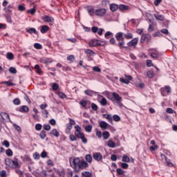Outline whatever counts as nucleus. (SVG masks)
Segmentation results:
<instances>
[{
    "mask_svg": "<svg viewBox=\"0 0 177 177\" xmlns=\"http://www.w3.org/2000/svg\"><path fill=\"white\" fill-rule=\"evenodd\" d=\"M70 165L75 172H80L82 169H86L89 167V164L80 158H73L70 159Z\"/></svg>",
    "mask_w": 177,
    "mask_h": 177,
    "instance_id": "obj_1",
    "label": "nucleus"
},
{
    "mask_svg": "<svg viewBox=\"0 0 177 177\" xmlns=\"http://www.w3.org/2000/svg\"><path fill=\"white\" fill-rule=\"evenodd\" d=\"M75 136H76V138H80L84 136V133H82L81 127H80L79 125H76L75 127Z\"/></svg>",
    "mask_w": 177,
    "mask_h": 177,
    "instance_id": "obj_2",
    "label": "nucleus"
},
{
    "mask_svg": "<svg viewBox=\"0 0 177 177\" xmlns=\"http://www.w3.org/2000/svg\"><path fill=\"white\" fill-rule=\"evenodd\" d=\"M112 96H113L115 100H116L118 106H122V103H121V102H122V97H121L120 95L117 94L116 93H112Z\"/></svg>",
    "mask_w": 177,
    "mask_h": 177,
    "instance_id": "obj_3",
    "label": "nucleus"
},
{
    "mask_svg": "<svg viewBox=\"0 0 177 177\" xmlns=\"http://www.w3.org/2000/svg\"><path fill=\"white\" fill-rule=\"evenodd\" d=\"M151 40V35H150L149 34H143L141 36L140 42L143 43L145 41L147 42H150Z\"/></svg>",
    "mask_w": 177,
    "mask_h": 177,
    "instance_id": "obj_4",
    "label": "nucleus"
},
{
    "mask_svg": "<svg viewBox=\"0 0 177 177\" xmlns=\"http://www.w3.org/2000/svg\"><path fill=\"white\" fill-rule=\"evenodd\" d=\"M106 10L104 8L95 10V15L99 17H103V16L106 15Z\"/></svg>",
    "mask_w": 177,
    "mask_h": 177,
    "instance_id": "obj_5",
    "label": "nucleus"
},
{
    "mask_svg": "<svg viewBox=\"0 0 177 177\" xmlns=\"http://www.w3.org/2000/svg\"><path fill=\"white\" fill-rule=\"evenodd\" d=\"M93 158L95 160V161L100 162L103 160V155L100 153V152H96L93 153Z\"/></svg>",
    "mask_w": 177,
    "mask_h": 177,
    "instance_id": "obj_6",
    "label": "nucleus"
},
{
    "mask_svg": "<svg viewBox=\"0 0 177 177\" xmlns=\"http://www.w3.org/2000/svg\"><path fill=\"white\" fill-rule=\"evenodd\" d=\"M160 53L156 49L151 50V57L153 59H158L160 57Z\"/></svg>",
    "mask_w": 177,
    "mask_h": 177,
    "instance_id": "obj_7",
    "label": "nucleus"
},
{
    "mask_svg": "<svg viewBox=\"0 0 177 177\" xmlns=\"http://www.w3.org/2000/svg\"><path fill=\"white\" fill-rule=\"evenodd\" d=\"M1 118H3V121H5L6 122H9V121H10V117L9 116V114L5 113V112H2L1 113Z\"/></svg>",
    "mask_w": 177,
    "mask_h": 177,
    "instance_id": "obj_8",
    "label": "nucleus"
},
{
    "mask_svg": "<svg viewBox=\"0 0 177 177\" xmlns=\"http://www.w3.org/2000/svg\"><path fill=\"white\" fill-rule=\"evenodd\" d=\"M138 42H139L138 38H134L131 41H130L127 45L128 46H136L138 45Z\"/></svg>",
    "mask_w": 177,
    "mask_h": 177,
    "instance_id": "obj_9",
    "label": "nucleus"
},
{
    "mask_svg": "<svg viewBox=\"0 0 177 177\" xmlns=\"http://www.w3.org/2000/svg\"><path fill=\"white\" fill-rule=\"evenodd\" d=\"M53 60L52 58H48V57H42L40 58V63H44V64H46L48 63H52Z\"/></svg>",
    "mask_w": 177,
    "mask_h": 177,
    "instance_id": "obj_10",
    "label": "nucleus"
},
{
    "mask_svg": "<svg viewBox=\"0 0 177 177\" xmlns=\"http://www.w3.org/2000/svg\"><path fill=\"white\" fill-rule=\"evenodd\" d=\"M88 45H89V46H91V48H93L95 46H97V45H100V41L99 40L94 39V40L91 41L88 44Z\"/></svg>",
    "mask_w": 177,
    "mask_h": 177,
    "instance_id": "obj_11",
    "label": "nucleus"
},
{
    "mask_svg": "<svg viewBox=\"0 0 177 177\" xmlns=\"http://www.w3.org/2000/svg\"><path fill=\"white\" fill-rule=\"evenodd\" d=\"M44 21H46L47 23H53L55 21V19L52 17H49L48 15H46L43 17Z\"/></svg>",
    "mask_w": 177,
    "mask_h": 177,
    "instance_id": "obj_12",
    "label": "nucleus"
},
{
    "mask_svg": "<svg viewBox=\"0 0 177 177\" xmlns=\"http://www.w3.org/2000/svg\"><path fill=\"white\" fill-rule=\"evenodd\" d=\"M85 160H86V162H88V164H91L92 162V161H93V158L92 157V155L91 154H86L85 156Z\"/></svg>",
    "mask_w": 177,
    "mask_h": 177,
    "instance_id": "obj_13",
    "label": "nucleus"
},
{
    "mask_svg": "<svg viewBox=\"0 0 177 177\" xmlns=\"http://www.w3.org/2000/svg\"><path fill=\"white\" fill-rule=\"evenodd\" d=\"M100 127L102 129L106 130L109 127V124L104 121L100 122Z\"/></svg>",
    "mask_w": 177,
    "mask_h": 177,
    "instance_id": "obj_14",
    "label": "nucleus"
},
{
    "mask_svg": "<svg viewBox=\"0 0 177 177\" xmlns=\"http://www.w3.org/2000/svg\"><path fill=\"white\" fill-rule=\"evenodd\" d=\"M123 34L122 32L116 33L115 38L117 41H124V37H122Z\"/></svg>",
    "mask_w": 177,
    "mask_h": 177,
    "instance_id": "obj_15",
    "label": "nucleus"
},
{
    "mask_svg": "<svg viewBox=\"0 0 177 177\" xmlns=\"http://www.w3.org/2000/svg\"><path fill=\"white\" fill-rule=\"evenodd\" d=\"M5 9H6V13L8 15H12V9H13V5L12 4H10Z\"/></svg>",
    "mask_w": 177,
    "mask_h": 177,
    "instance_id": "obj_16",
    "label": "nucleus"
},
{
    "mask_svg": "<svg viewBox=\"0 0 177 177\" xmlns=\"http://www.w3.org/2000/svg\"><path fill=\"white\" fill-rule=\"evenodd\" d=\"M40 28V32L41 34H46V32L49 30V27L48 26H41Z\"/></svg>",
    "mask_w": 177,
    "mask_h": 177,
    "instance_id": "obj_17",
    "label": "nucleus"
},
{
    "mask_svg": "<svg viewBox=\"0 0 177 177\" xmlns=\"http://www.w3.org/2000/svg\"><path fill=\"white\" fill-rule=\"evenodd\" d=\"M87 12L90 16H95L96 15V10L93 8H88Z\"/></svg>",
    "mask_w": 177,
    "mask_h": 177,
    "instance_id": "obj_18",
    "label": "nucleus"
},
{
    "mask_svg": "<svg viewBox=\"0 0 177 177\" xmlns=\"http://www.w3.org/2000/svg\"><path fill=\"white\" fill-rule=\"evenodd\" d=\"M21 113H27L28 111V106L24 105L19 109Z\"/></svg>",
    "mask_w": 177,
    "mask_h": 177,
    "instance_id": "obj_19",
    "label": "nucleus"
},
{
    "mask_svg": "<svg viewBox=\"0 0 177 177\" xmlns=\"http://www.w3.org/2000/svg\"><path fill=\"white\" fill-rule=\"evenodd\" d=\"M50 134L53 135V136H55L56 138H59L60 136V133L59 131H57V130H56V129H53Z\"/></svg>",
    "mask_w": 177,
    "mask_h": 177,
    "instance_id": "obj_20",
    "label": "nucleus"
},
{
    "mask_svg": "<svg viewBox=\"0 0 177 177\" xmlns=\"http://www.w3.org/2000/svg\"><path fill=\"white\" fill-rule=\"evenodd\" d=\"M107 146L111 149L115 148V143L112 140H109L107 142Z\"/></svg>",
    "mask_w": 177,
    "mask_h": 177,
    "instance_id": "obj_21",
    "label": "nucleus"
},
{
    "mask_svg": "<svg viewBox=\"0 0 177 177\" xmlns=\"http://www.w3.org/2000/svg\"><path fill=\"white\" fill-rule=\"evenodd\" d=\"M71 129H73V126H71V124H66V133L67 135H70L71 132Z\"/></svg>",
    "mask_w": 177,
    "mask_h": 177,
    "instance_id": "obj_22",
    "label": "nucleus"
},
{
    "mask_svg": "<svg viewBox=\"0 0 177 177\" xmlns=\"http://www.w3.org/2000/svg\"><path fill=\"white\" fill-rule=\"evenodd\" d=\"M154 17L156 19V20H160V21H164V19H165L164 16L159 14H155Z\"/></svg>",
    "mask_w": 177,
    "mask_h": 177,
    "instance_id": "obj_23",
    "label": "nucleus"
},
{
    "mask_svg": "<svg viewBox=\"0 0 177 177\" xmlns=\"http://www.w3.org/2000/svg\"><path fill=\"white\" fill-rule=\"evenodd\" d=\"M103 117L108 120L109 122H113V117L110 114H104Z\"/></svg>",
    "mask_w": 177,
    "mask_h": 177,
    "instance_id": "obj_24",
    "label": "nucleus"
},
{
    "mask_svg": "<svg viewBox=\"0 0 177 177\" xmlns=\"http://www.w3.org/2000/svg\"><path fill=\"white\" fill-rule=\"evenodd\" d=\"M102 137L104 139V140H107V139L110 138V133H109V131H104L102 133Z\"/></svg>",
    "mask_w": 177,
    "mask_h": 177,
    "instance_id": "obj_25",
    "label": "nucleus"
},
{
    "mask_svg": "<svg viewBox=\"0 0 177 177\" xmlns=\"http://www.w3.org/2000/svg\"><path fill=\"white\" fill-rule=\"evenodd\" d=\"M147 75L148 78H153L155 77L156 74L154 73V72L153 71H149L147 73Z\"/></svg>",
    "mask_w": 177,
    "mask_h": 177,
    "instance_id": "obj_26",
    "label": "nucleus"
},
{
    "mask_svg": "<svg viewBox=\"0 0 177 177\" xmlns=\"http://www.w3.org/2000/svg\"><path fill=\"white\" fill-rule=\"evenodd\" d=\"M2 84H5L6 85H7V86H15V85H16V84L10 81L3 82Z\"/></svg>",
    "mask_w": 177,
    "mask_h": 177,
    "instance_id": "obj_27",
    "label": "nucleus"
},
{
    "mask_svg": "<svg viewBox=\"0 0 177 177\" xmlns=\"http://www.w3.org/2000/svg\"><path fill=\"white\" fill-rule=\"evenodd\" d=\"M110 9L112 12H115L118 9V6L116 4H111L110 6Z\"/></svg>",
    "mask_w": 177,
    "mask_h": 177,
    "instance_id": "obj_28",
    "label": "nucleus"
},
{
    "mask_svg": "<svg viewBox=\"0 0 177 177\" xmlns=\"http://www.w3.org/2000/svg\"><path fill=\"white\" fill-rule=\"evenodd\" d=\"M119 9L120 10H128V9H129V7L128 6H125V5L121 4L119 6Z\"/></svg>",
    "mask_w": 177,
    "mask_h": 177,
    "instance_id": "obj_29",
    "label": "nucleus"
},
{
    "mask_svg": "<svg viewBox=\"0 0 177 177\" xmlns=\"http://www.w3.org/2000/svg\"><path fill=\"white\" fill-rule=\"evenodd\" d=\"M85 53H86L87 55H89V56H93L95 55V53L90 49H86L84 50Z\"/></svg>",
    "mask_w": 177,
    "mask_h": 177,
    "instance_id": "obj_30",
    "label": "nucleus"
},
{
    "mask_svg": "<svg viewBox=\"0 0 177 177\" xmlns=\"http://www.w3.org/2000/svg\"><path fill=\"white\" fill-rule=\"evenodd\" d=\"M27 32L29 34H37V30L35 28H29Z\"/></svg>",
    "mask_w": 177,
    "mask_h": 177,
    "instance_id": "obj_31",
    "label": "nucleus"
},
{
    "mask_svg": "<svg viewBox=\"0 0 177 177\" xmlns=\"http://www.w3.org/2000/svg\"><path fill=\"white\" fill-rule=\"evenodd\" d=\"M122 161L123 162H129L130 161L129 156L127 155H123Z\"/></svg>",
    "mask_w": 177,
    "mask_h": 177,
    "instance_id": "obj_32",
    "label": "nucleus"
},
{
    "mask_svg": "<svg viewBox=\"0 0 177 177\" xmlns=\"http://www.w3.org/2000/svg\"><path fill=\"white\" fill-rule=\"evenodd\" d=\"M36 12H37V10L35 9V7H34L33 8L28 10L27 11V13H28L29 15H35Z\"/></svg>",
    "mask_w": 177,
    "mask_h": 177,
    "instance_id": "obj_33",
    "label": "nucleus"
},
{
    "mask_svg": "<svg viewBox=\"0 0 177 177\" xmlns=\"http://www.w3.org/2000/svg\"><path fill=\"white\" fill-rule=\"evenodd\" d=\"M82 175H83V176H85V177L92 176V174H91V172L89 171H83L82 172Z\"/></svg>",
    "mask_w": 177,
    "mask_h": 177,
    "instance_id": "obj_34",
    "label": "nucleus"
},
{
    "mask_svg": "<svg viewBox=\"0 0 177 177\" xmlns=\"http://www.w3.org/2000/svg\"><path fill=\"white\" fill-rule=\"evenodd\" d=\"M86 132H91L92 131V124H88L85 127Z\"/></svg>",
    "mask_w": 177,
    "mask_h": 177,
    "instance_id": "obj_35",
    "label": "nucleus"
},
{
    "mask_svg": "<svg viewBox=\"0 0 177 177\" xmlns=\"http://www.w3.org/2000/svg\"><path fill=\"white\" fill-rule=\"evenodd\" d=\"M6 57H7V59H8V60H13V58H14L13 53H8Z\"/></svg>",
    "mask_w": 177,
    "mask_h": 177,
    "instance_id": "obj_36",
    "label": "nucleus"
},
{
    "mask_svg": "<svg viewBox=\"0 0 177 177\" xmlns=\"http://www.w3.org/2000/svg\"><path fill=\"white\" fill-rule=\"evenodd\" d=\"M124 37L127 39H132L133 38V35H132V33H127L124 34Z\"/></svg>",
    "mask_w": 177,
    "mask_h": 177,
    "instance_id": "obj_37",
    "label": "nucleus"
},
{
    "mask_svg": "<svg viewBox=\"0 0 177 177\" xmlns=\"http://www.w3.org/2000/svg\"><path fill=\"white\" fill-rule=\"evenodd\" d=\"M84 93L86 95H88V96H93V91L91 90H86L84 91Z\"/></svg>",
    "mask_w": 177,
    "mask_h": 177,
    "instance_id": "obj_38",
    "label": "nucleus"
},
{
    "mask_svg": "<svg viewBox=\"0 0 177 177\" xmlns=\"http://www.w3.org/2000/svg\"><path fill=\"white\" fill-rule=\"evenodd\" d=\"M113 118L116 122H118V121H121V118L118 115H114Z\"/></svg>",
    "mask_w": 177,
    "mask_h": 177,
    "instance_id": "obj_39",
    "label": "nucleus"
},
{
    "mask_svg": "<svg viewBox=\"0 0 177 177\" xmlns=\"http://www.w3.org/2000/svg\"><path fill=\"white\" fill-rule=\"evenodd\" d=\"M9 72L11 73V74H16V73H17V71L16 70V68L10 67L9 68Z\"/></svg>",
    "mask_w": 177,
    "mask_h": 177,
    "instance_id": "obj_40",
    "label": "nucleus"
},
{
    "mask_svg": "<svg viewBox=\"0 0 177 177\" xmlns=\"http://www.w3.org/2000/svg\"><path fill=\"white\" fill-rule=\"evenodd\" d=\"M39 136H40L41 139H45V138H46V131H41L39 133Z\"/></svg>",
    "mask_w": 177,
    "mask_h": 177,
    "instance_id": "obj_41",
    "label": "nucleus"
},
{
    "mask_svg": "<svg viewBox=\"0 0 177 177\" xmlns=\"http://www.w3.org/2000/svg\"><path fill=\"white\" fill-rule=\"evenodd\" d=\"M100 104H102V106H106L107 104V100H106V98L104 97H102L100 101Z\"/></svg>",
    "mask_w": 177,
    "mask_h": 177,
    "instance_id": "obj_42",
    "label": "nucleus"
},
{
    "mask_svg": "<svg viewBox=\"0 0 177 177\" xmlns=\"http://www.w3.org/2000/svg\"><path fill=\"white\" fill-rule=\"evenodd\" d=\"M120 82H123V84H126L127 85H128V84H129V80H127V79H124L122 77H121L120 79Z\"/></svg>",
    "mask_w": 177,
    "mask_h": 177,
    "instance_id": "obj_43",
    "label": "nucleus"
},
{
    "mask_svg": "<svg viewBox=\"0 0 177 177\" xmlns=\"http://www.w3.org/2000/svg\"><path fill=\"white\" fill-rule=\"evenodd\" d=\"M12 102L16 106H19V104H20V99L19 98H15Z\"/></svg>",
    "mask_w": 177,
    "mask_h": 177,
    "instance_id": "obj_44",
    "label": "nucleus"
},
{
    "mask_svg": "<svg viewBox=\"0 0 177 177\" xmlns=\"http://www.w3.org/2000/svg\"><path fill=\"white\" fill-rule=\"evenodd\" d=\"M157 149H158V146L157 145L151 146L149 147L150 151H155L156 150H157Z\"/></svg>",
    "mask_w": 177,
    "mask_h": 177,
    "instance_id": "obj_45",
    "label": "nucleus"
},
{
    "mask_svg": "<svg viewBox=\"0 0 177 177\" xmlns=\"http://www.w3.org/2000/svg\"><path fill=\"white\" fill-rule=\"evenodd\" d=\"M93 71H95L96 73H101L102 69H100V68H99L98 66H94L93 68Z\"/></svg>",
    "mask_w": 177,
    "mask_h": 177,
    "instance_id": "obj_46",
    "label": "nucleus"
},
{
    "mask_svg": "<svg viewBox=\"0 0 177 177\" xmlns=\"http://www.w3.org/2000/svg\"><path fill=\"white\" fill-rule=\"evenodd\" d=\"M34 48H35V49H42V46L39 43H35L34 44Z\"/></svg>",
    "mask_w": 177,
    "mask_h": 177,
    "instance_id": "obj_47",
    "label": "nucleus"
},
{
    "mask_svg": "<svg viewBox=\"0 0 177 177\" xmlns=\"http://www.w3.org/2000/svg\"><path fill=\"white\" fill-rule=\"evenodd\" d=\"M35 129H36V131H41V129H42V124H37L35 125Z\"/></svg>",
    "mask_w": 177,
    "mask_h": 177,
    "instance_id": "obj_48",
    "label": "nucleus"
},
{
    "mask_svg": "<svg viewBox=\"0 0 177 177\" xmlns=\"http://www.w3.org/2000/svg\"><path fill=\"white\" fill-rule=\"evenodd\" d=\"M6 153L7 156H13V151H12V149H7L6 151Z\"/></svg>",
    "mask_w": 177,
    "mask_h": 177,
    "instance_id": "obj_49",
    "label": "nucleus"
},
{
    "mask_svg": "<svg viewBox=\"0 0 177 177\" xmlns=\"http://www.w3.org/2000/svg\"><path fill=\"white\" fill-rule=\"evenodd\" d=\"M58 95L59 97H61V99H66V97H67V95H66V94L63 93L62 92H59Z\"/></svg>",
    "mask_w": 177,
    "mask_h": 177,
    "instance_id": "obj_50",
    "label": "nucleus"
},
{
    "mask_svg": "<svg viewBox=\"0 0 177 177\" xmlns=\"http://www.w3.org/2000/svg\"><path fill=\"white\" fill-rule=\"evenodd\" d=\"M2 145H3V146H5L7 148L10 146V143H9L8 140H4L2 143Z\"/></svg>",
    "mask_w": 177,
    "mask_h": 177,
    "instance_id": "obj_51",
    "label": "nucleus"
},
{
    "mask_svg": "<svg viewBox=\"0 0 177 177\" xmlns=\"http://www.w3.org/2000/svg\"><path fill=\"white\" fill-rule=\"evenodd\" d=\"M43 128L45 131H50V125L44 124Z\"/></svg>",
    "mask_w": 177,
    "mask_h": 177,
    "instance_id": "obj_52",
    "label": "nucleus"
},
{
    "mask_svg": "<svg viewBox=\"0 0 177 177\" xmlns=\"http://www.w3.org/2000/svg\"><path fill=\"white\" fill-rule=\"evenodd\" d=\"M42 114L44 117L48 118V114H49V113L48 112V110L45 109L42 111Z\"/></svg>",
    "mask_w": 177,
    "mask_h": 177,
    "instance_id": "obj_53",
    "label": "nucleus"
},
{
    "mask_svg": "<svg viewBox=\"0 0 177 177\" xmlns=\"http://www.w3.org/2000/svg\"><path fill=\"white\" fill-rule=\"evenodd\" d=\"M69 138H70V140H71V142H75V140H77V138L73 134H71L69 136Z\"/></svg>",
    "mask_w": 177,
    "mask_h": 177,
    "instance_id": "obj_54",
    "label": "nucleus"
},
{
    "mask_svg": "<svg viewBox=\"0 0 177 177\" xmlns=\"http://www.w3.org/2000/svg\"><path fill=\"white\" fill-rule=\"evenodd\" d=\"M91 109L94 111H96L97 110V105H96L95 103L91 104Z\"/></svg>",
    "mask_w": 177,
    "mask_h": 177,
    "instance_id": "obj_55",
    "label": "nucleus"
},
{
    "mask_svg": "<svg viewBox=\"0 0 177 177\" xmlns=\"http://www.w3.org/2000/svg\"><path fill=\"white\" fill-rule=\"evenodd\" d=\"M74 55H71L67 57V60H69V62H74Z\"/></svg>",
    "mask_w": 177,
    "mask_h": 177,
    "instance_id": "obj_56",
    "label": "nucleus"
},
{
    "mask_svg": "<svg viewBox=\"0 0 177 177\" xmlns=\"http://www.w3.org/2000/svg\"><path fill=\"white\" fill-rule=\"evenodd\" d=\"M153 37H162V35L160 31H158L153 34Z\"/></svg>",
    "mask_w": 177,
    "mask_h": 177,
    "instance_id": "obj_57",
    "label": "nucleus"
},
{
    "mask_svg": "<svg viewBox=\"0 0 177 177\" xmlns=\"http://www.w3.org/2000/svg\"><path fill=\"white\" fill-rule=\"evenodd\" d=\"M151 31H154V26L150 24L148 28V32H151Z\"/></svg>",
    "mask_w": 177,
    "mask_h": 177,
    "instance_id": "obj_58",
    "label": "nucleus"
},
{
    "mask_svg": "<svg viewBox=\"0 0 177 177\" xmlns=\"http://www.w3.org/2000/svg\"><path fill=\"white\" fill-rule=\"evenodd\" d=\"M147 67L153 66V63L151 62V60H150V59L147 60Z\"/></svg>",
    "mask_w": 177,
    "mask_h": 177,
    "instance_id": "obj_59",
    "label": "nucleus"
},
{
    "mask_svg": "<svg viewBox=\"0 0 177 177\" xmlns=\"http://www.w3.org/2000/svg\"><path fill=\"white\" fill-rule=\"evenodd\" d=\"M35 70H37V74H40L41 68H39V65H35Z\"/></svg>",
    "mask_w": 177,
    "mask_h": 177,
    "instance_id": "obj_60",
    "label": "nucleus"
},
{
    "mask_svg": "<svg viewBox=\"0 0 177 177\" xmlns=\"http://www.w3.org/2000/svg\"><path fill=\"white\" fill-rule=\"evenodd\" d=\"M53 91H57L59 89V84L55 83L53 84Z\"/></svg>",
    "mask_w": 177,
    "mask_h": 177,
    "instance_id": "obj_61",
    "label": "nucleus"
},
{
    "mask_svg": "<svg viewBox=\"0 0 177 177\" xmlns=\"http://www.w3.org/2000/svg\"><path fill=\"white\" fill-rule=\"evenodd\" d=\"M13 127L14 128H15L16 131H17L18 132H21V128H20L19 125L14 124Z\"/></svg>",
    "mask_w": 177,
    "mask_h": 177,
    "instance_id": "obj_62",
    "label": "nucleus"
},
{
    "mask_svg": "<svg viewBox=\"0 0 177 177\" xmlns=\"http://www.w3.org/2000/svg\"><path fill=\"white\" fill-rule=\"evenodd\" d=\"M0 176L6 177V171L2 170L1 171H0Z\"/></svg>",
    "mask_w": 177,
    "mask_h": 177,
    "instance_id": "obj_63",
    "label": "nucleus"
},
{
    "mask_svg": "<svg viewBox=\"0 0 177 177\" xmlns=\"http://www.w3.org/2000/svg\"><path fill=\"white\" fill-rule=\"evenodd\" d=\"M121 167L123 169H128L129 165L127 163H121Z\"/></svg>",
    "mask_w": 177,
    "mask_h": 177,
    "instance_id": "obj_64",
    "label": "nucleus"
}]
</instances>
